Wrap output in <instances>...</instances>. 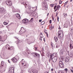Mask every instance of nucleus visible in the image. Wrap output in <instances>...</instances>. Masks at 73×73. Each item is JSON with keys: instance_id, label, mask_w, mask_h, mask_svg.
Instances as JSON below:
<instances>
[{"instance_id": "nucleus-56", "label": "nucleus", "mask_w": 73, "mask_h": 73, "mask_svg": "<svg viewBox=\"0 0 73 73\" xmlns=\"http://www.w3.org/2000/svg\"><path fill=\"white\" fill-rule=\"evenodd\" d=\"M9 61V60H8V62L9 63H11V62Z\"/></svg>"}, {"instance_id": "nucleus-57", "label": "nucleus", "mask_w": 73, "mask_h": 73, "mask_svg": "<svg viewBox=\"0 0 73 73\" xmlns=\"http://www.w3.org/2000/svg\"><path fill=\"white\" fill-rule=\"evenodd\" d=\"M22 65H24V62H23L22 63Z\"/></svg>"}, {"instance_id": "nucleus-26", "label": "nucleus", "mask_w": 73, "mask_h": 73, "mask_svg": "<svg viewBox=\"0 0 73 73\" xmlns=\"http://www.w3.org/2000/svg\"><path fill=\"white\" fill-rule=\"evenodd\" d=\"M9 46L8 44H7L6 46V49H8V47Z\"/></svg>"}, {"instance_id": "nucleus-3", "label": "nucleus", "mask_w": 73, "mask_h": 73, "mask_svg": "<svg viewBox=\"0 0 73 73\" xmlns=\"http://www.w3.org/2000/svg\"><path fill=\"white\" fill-rule=\"evenodd\" d=\"M9 73H15L14 72V68L13 67H10L9 70Z\"/></svg>"}, {"instance_id": "nucleus-45", "label": "nucleus", "mask_w": 73, "mask_h": 73, "mask_svg": "<svg viewBox=\"0 0 73 73\" xmlns=\"http://www.w3.org/2000/svg\"><path fill=\"white\" fill-rule=\"evenodd\" d=\"M54 5L52 4L50 5V6H51V7H53Z\"/></svg>"}, {"instance_id": "nucleus-55", "label": "nucleus", "mask_w": 73, "mask_h": 73, "mask_svg": "<svg viewBox=\"0 0 73 73\" xmlns=\"http://www.w3.org/2000/svg\"><path fill=\"white\" fill-rule=\"evenodd\" d=\"M15 38L16 39H17V40H18V39H18V38H17L16 37H15Z\"/></svg>"}, {"instance_id": "nucleus-12", "label": "nucleus", "mask_w": 73, "mask_h": 73, "mask_svg": "<svg viewBox=\"0 0 73 73\" xmlns=\"http://www.w3.org/2000/svg\"><path fill=\"white\" fill-rule=\"evenodd\" d=\"M11 61L13 62H16L17 61V60L15 58H13L11 59Z\"/></svg>"}, {"instance_id": "nucleus-28", "label": "nucleus", "mask_w": 73, "mask_h": 73, "mask_svg": "<svg viewBox=\"0 0 73 73\" xmlns=\"http://www.w3.org/2000/svg\"><path fill=\"white\" fill-rule=\"evenodd\" d=\"M17 44H19V43H20V41H19V39H17Z\"/></svg>"}, {"instance_id": "nucleus-41", "label": "nucleus", "mask_w": 73, "mask_h": 73, "mask_svg": "<svg viewBox=\"0 0 73 73\" xmlns=\"http://www.w3.org/2000/svg\"><path fill=\"white\" fill-rule=\"evenodd\" d=\"M28 44H31V43H32V42H31L30 41H29V42H28Z\"/></svg>"}, {"instance_id": "nucleus-2", "label": "nucleus", "mask_w": 73, "mask_h": 73, "mask_svg": "<svg viewBox=\"0 0 73 73\" xmlns=\"http://www.w3.org/2000/svg\"><path fill=\"white\" fill-rule=\"evenodd\" d=\"M26 31V29L22 27L21 28V30L18 33H20V34H21L24 33V32H25Z\"/></svg>"}, {"instance_id": "nucleus-34", "label": "nucleus", "mask_w": 73, "mask_h": 73, "mask_svg": "<svg viewBox=\"0 0 73 73\" xmlns=\"http://www.w3.org/2000/svg\"><path fill=\"white\" fill-rule=\"evenodd\" d=\"M58 73H64V72L62 71H60L58 72Z\"/></svg>"}, {"instance_id": "nucleus-31", "label": "nucleus", "mask_w": 73, "mask_h": 73, "mask_svg": "<svg viewBox=\"0 0 73 73\" xmlns=\"http://www.w3.org/2000/svg\"><path fill=\"white\" fill-rule=\"evenodd\" d=\"M54 46V44H53V43H52L51 44V46H52V48H53V47Z\"/></svg>"}, {"instance_id": "nucleus-13", "label": "nucleus", "mask_w": 73, "mask_h": 73, "mask_svg": "<svg viewBox=\"0 0 73 73\" xmlns=\"http://www.w3.org/2000/svg\"><path fill=\"white\" fill-rule=\"evenodd\" d=\"M4 65V62L3 61H2L1 62V64L0 65V69L2 68L3 67Z\"/></svg>"}, {"instance_id": "nucleus-58", "label": "nucleus", "mask_w": 73, "mask_h": 73, "mask_svg": "<svg viewBox=\"0 0 73 73\" xmlns=\"http://www.w3.org/2000/svg\"><path fill=\"white\" fill-rule=\"evenodd\" d=\"M59 2V4H62V3L60 2Z\"/></svg>"}, {"instance_id": "nucleus-20", "label": "nucleus", "mask_w": 73, "mask_h": 73, "mask_svg": "<svg viewBox=\"0 0 73 73\" xmlns=\"http://www.w3.org/2000/svg\"><path fill=\"white\" fill-rule=\"evenodd\" d=\"M60 61H62L64 60V58L63 57H61L60 58Z\"/></svg>"}, {"instance_id": "nucleus-15", "label": "nucleus", "mask_w": 73, "mask_h": 73, "mask_svg": "<svg viewBox=\"0 0 73 73\" xmlns=\"http://www.w3.org/2000/svg\"><path fill=\"white\" fill-rule=\"evenodd\" d=\"M16 16L18 18V19H20V18H21V17H20V15L19 14H17L16 15Z\"/></svg>"}, {"instance_id": "nucleus-25", "label": "nucleus", "mask_w": 73, "mask_h": 73, "mask_svg": "<svg viewBox=\"0 0 73 73\" xmlns=\"http://www.w3.org/2000/svg\"><path fill=\"white\" fill-rule=\"evenodd\" d=\"M34 19L33 18H32L31 19V20L29 21L30 22H32V21Z\"/></svg>"}, {"instance_id": "nucleus-44", "label": "nucleus", "mask_w": 73, "mask_h": 73, "mask_svg": "<svg viewBox=\"0 0 73 73\" xmlns=\"http://www.w3.org/2000/svg\"><path fill=\"white\" fill-rule=\"evenodd\" d=\"M67 2H68V1H67L66 3H65L64 4V5H66V4H67Z\"/></svg>"}, {"instance_id": "nucleus-8", "label": "nucleus", "mask_w": 73, "mask_h": 73, "mask_svg": "<svg viewBox=\"0 0 73 73\" xmlns=\"http://www.w3.org/2000/svg\"><path fill=\"white\" fill-rule=\"evenodd\" d=\"M59 66L61 68H64V63L62 61H60L59 62Z\"/></svg>"}, {"instance_id": "nucleus-17", "label": "nucleus", "mask_w": 73, "mask_h": 73, "mask_svg": "<svg viewBox=\"0 0 73 73\" xmlns=\"http://www.w3.org/2000/svg\"><path fill=\"white\" fill-rule=\"evenodd\" d=\"M21 4H23V5H25V8H26V7H28V5H27V4L26 3H25V2H22L21 3Z\"/></svg>"}, {"instance_id": "nucleus-52", "label": "nucleus", "mask_w": 73, "mask_h": 73, "mask_svg": "<svg viewBox=\"0 0 73 73\" xmlns=\"http://www.w3.org/2000/svg\"><path fill=\"white\" fill-rule=\"evenodd\" d=\"M58 9H57L56 8V9L55 10L54 12H56V11H57V10H58Z\"/></svg>"}, {"instance_id": "nucleus-24", "label": "nucleus", "mask_w": 73, "mask_h": 73, "mask_svg": "<svg viewBox=\"0 0 73 73\" xmlns=\"http://www.w3.org/2000/svg\"><path fill=\"white\" fill-rule=\"evenodd\" d=\"M45 23V22L44 21H43L41 23V25H44V24Z\"/></svg>"}, {"instance_id": "nucleus-40", "label": "nucleus", "mask_w": 73, "mask_h": 73, "mask_svg": "<svg viewBox=\"0 0 73 73\" xmlns=\"http://www.w3.org/2000/svg\"><path fill=\"white\" fill-rule=\"evenodd\" d=\"M12 23H11L10 24H9L8 26H7L6 27L7 28H8V26H9V25H11L12 24Z\"/></svg>"}, {"instance_id": "nucleus-36", "label": "nucleus", "mask_w": 73, "mask_h": 73, "mask_svg": "<svg viewBox=\"0 0 73 73\" xmlns=\"http://www.w3.org/2000/svg\"><path fill=\"white\" fill-rule=\"evenodd\" d=\"M57 20L58 21V22H59V17H58V16H57Z\"/></svg>"}, {"instance_id": "nucleus-4", "label": "nucleus", "mask_w": 73, "mask_h": 73, "mask_svg": "<svg viewBox=\"0 0 73 73\" xmlns=\"http://www.w3.org/2000/svg\"><path fill=\"white\" fill-rule=\"evenodd\" d=\"M57 54H56V56L52 59V61L53 62H55L57 59Z\"/></svg>"}, {"instance_id": "nucleus-50", "label": "nucleus", "mask_w": 73, "mask_h": 73, "mask_svg": "<svg viewBox=\"0 0 73 73\" xmlns=\"http://www.w3.org/2000/svg\"><path fill=\"white\" fill-rule=\"evenodd\" d=\"M7 49L9 50H11V48L9 47H8V48Z\"/></svg>"}, {"instance_id": "nucleus-27", "label": "nucleus", "mask_w": 73, "mask_h": 73, "mask_svg": "<svg viewBox=\"0 0 73 73\" xmlns=\"http://www.w3.org/2000/svg\"><path fill=\"white\" fill-rule=\"evenodd\" d=\"M44 8H45V9L46 10H47V9H48V7L47 6L45 5L44 6Z\"/></svg>"}, {"instance_id": "nucleus-39", "label": "nucleus", "mask_w": 73, "mask_h": 73, "mask_svg": "<svg viewBox=\"0 0 73 73\" xmlns=\"http://www.w3.org/2000/svg\"><path fill=\"white\" fill-rule=\"evenodd\" d=\"M37 47H35V48H34V49L35 50H37Z\"/></svg>"}, {"instance_id": "nucleus-21", "label": "nucleus", "mask_w": 73, "mask_h": 73, "mask_svg": "<svg viewBox=\"0 0 73 73\" xmlns=\"http://www.w3.org/2000/svg\"><path fill=\"white\" fill-rule=\"evenodd\" d=\"M8 23H7L5 22H3V24L4 25H8Z\"/></svg>"}, {"instance_id": "nucleus-46", "label": "nucleus", "mask_w": 73, "mask_h": 73, "mask_svg": "<svg viewBox=\"0 0 73 73\" xmlns=\"http://www.w3.org/2000/svg\"><path fill=\"white\" fill-rule=\"evenodd\" d=\"M56 17H57V15H58V12H56Z\"/></svg>"}, {"instance_id": "nucleus-53", "label": "nucleus", "mask_w": 73, "mask_h": 73, "mask_svg": "<svg viewBox=\"0 0 73 73\" xmlns=\"http://www.w3.org/2000/svg\"><path fill=\"white\" fill-rule=\"evenodd\" d=\"M28 8L29 9H31V7H29V6H28Z\"/></svg>"}, {"instance_id": "nucleus-23", "label": "nucleus", "mask_w": 73, "mask_h": 73, "mask_svg": "<svg viewBox=\"0 0 73 73\" xmlns=\"http://www.w3.org/2000/svg\"><path fill=\"white\" fill-rule=\"evenodd\" d=\"M42 33H40V37L41 38H43V36H42Z\"/></svg>"}, {"instance_id": "nucleus-48", "label": "nucleus", "mask_w": 73, "mask_h": 73, "mask_svg": "<svg viewBox=\"0 0 73 73\" xmlns=\"http://www.w3.org/2000/svg\"><path fill=\"white\" fill-rule=\"evenodd\" d=\"M70 71L71 72H72V73H73V70H72L70 69Z\"/></svg>"}, {"instance_id": "nucleus-35", "label": "nucleus", "mask_w": 73, "mask_h": 73, "mask_svg": "<svg viewBox=\"0 0 73 73\" xmlns=\"http://www.w3.org/2000/svg\"><path fill=\"white\" fill-rule=\"evenodd\" d=\"M60 53H61V54H63V51H62V50H60Z\"/></svg>"}, {"instance_id": "nucleus-62", "label": "nucleus", "mask_w": 73, "mask_h": 73, "mask_svg": "<svg viewBox=\"0 0 73 73\" xmlns=\"http://www.w3.org/2000/svg\"><path fill=\"white\" fill-rule=\"evenodd\" d=\"M58 29H61V28H60V26H59V28Z\"/></svg>"}, {"instance_id": "nucleus-5", "label": "nucleus", "mask_w": 73, "mask_h": 73, "mask_svg": "<svg viewBox=\"0 0 73 73\" xmlns=\"http://www.w3.org/2000/svg\"><path fill=\"white\" fill-rule=\"evenodd\" d=\"M22 22L24 24L26 25L29 22V20L27 19H25L22 20Z\"/></svg>"}, {"instance_id": "nucleus-42", "label": "nucleus", "mask_w": 73, "mask_h": 73, "mask_svg": "<svg viewBox=\"0 0 73 73\" xmlns=\"http://www.w3.org/2000/svg\"><path fill=\"white\" fill-rule=\"evenodd\" d=\"M56 7H57V5H55L54 6V10H55V9H56Z\"/></svg>"}, {"instance_id": "nucleus-9", "label": "nucleus", "mask_w": 73, "mask_h": 73, "mask_svg": "<svg viewBox=\"0 0 73 73\" xmlns=\"http://www.w3.org/2000/svg\"><path fill=\"white\" fill-rule=\"evenodd\" d=\"M19 44L18 45L19 48L21 50H23V45L21 44V43H19Z\"/></svg>"}, {"instance_id": "nucleus-61", "label": "nucleus", "mask_w": 73, "mask_h": 73, "mask_svg": "<svg viewBox=\"0 0 73 73\" xmlns=\"http://www.w3.org/2000/svg\"><path fill=\"white\" fill-rule=\"evenodd\" d=\"M43 41H44V42H45V38L43 39Z\"/></svg>"}, {"instance_id": "nucleus-19", "label": "nucleus", "mask_w": 73, "mask_h": 73, "mask_svg": "<svg viewBox=\"0 0 73 73\" xmlns=\"http://www.w3.org/2000/svg\"><path fill=\"white\" fill-rule=\"evenodd\" d=\"M54 39L55 42H57L58 40V38H57V37L55 36L54 37Z\"/></svg>"}, {"instance_id": "nucleus-33", "label": "nucleus", "mask_w": 73, "mask_h": 73, "mask_svg": "<svg viewBox=\"0 0 73 73\" xmlns=\"http://www.w3.org/2000/svg\"><path fill=\"white\" fill-rule=\"evenodd\" d=\"M52 57H53V55H52V54H51L50 55V58H52Z\"/></svg>"}, {"instance_id": "nucleus-43", "label": "nucleus", "mask_w": 73, "mask_h": 73, "mask_svg": "<svg viewBox=\"0 0 73 73\" xmlns=\"http://www.w3.org/2000/svg\"><path fill=\"white\" fill-rule=\"evenodd\" d=\"M64 70H65V71H66V72H68V69L65 68L64 69Z\"/></svg>"}, {"instance_id": "nucleus-22", "label": "nucleus", "mask_w": 73, "mask_h": 73, "mask_svg": "<svg viewBox=\"0 0 73 73\" xmlns=\"http://www.w3.org/2000/svg\"><path fill=\"white\" fill-rule=\"evenodd\" d=\"M0 41H3V40L2 39V37L0 36Z\"/></svg>"}, {"instance_id": "nucleus-32", "label": "nucleus", "mask_w": 73, "mask_h": 73, "mask_svg": "<svg viewBox=\"0 0 73 73\" xmlns=\"http://www.w3.org/2000/svg\"><path fill=\"white\" fill-rule=\"evenodd\" d=\"M52 59L50 58L49 60V62H50L52 61Z\"/></svg>"}, {"instance_id": "nucleus-6", "label": "nucleus", "mask_w": 73, "mask_h": 73, "mask_svg": "<svg viewBox=\"0 0 73 73\" xmlns=\"http://www.w3.org/2000/svg\"><path fill=\"white\" fill-rule=\"evenodd\" d=\"M5 3L8 5H12V2L10 1L7 0L5 1Z\"/></svg>"}, {"instance_id": "nucleus-14", "label": "nucleus", "mask_w": 73, "mask_h": 73, "mask_svg": "<svg viewBox=\"0 0 73 73\" xmlns=\"http://www.w3.org/2000/svg\"><path fill=\"white\" fill-rule=\"evenodd\" d=\"M70 49V50H72L73 49V46L71 43L69 45Z\"/></svg>"}, {"instance_id": "nucleus-1", "label": "nucleus", "mask_w": 73, "mask_h": 73, "mask_svg": "<svg viewBox=\"0 0 73 73\" xmlns=\"http://www.w3.org/2000/svg\"><path fill=\"white\" fill-rule=\"evenodd\" d=\"M6 10L3 7L0 8V14H4L6 13Z\"/></svg>"}, {"instance_id": "nucleus-11", "label": "nucleus", "mask_w": 73, "mask_h": 73, "mask_svg": "<svg viewBox=\"0 0 73 73\" xmlns=\"http://www.w3.org/2000/svg\"><path fill=\"white\" fill-rule=\"evenodd\" d=\"M69 57H67L65 58V62H69Z\"/></svg>"}, {"instance_id": "nucleus-29", "label": "nucleus", "mask_w": 73, "mask_h": 73, "mask_svg": "<svg viewBox=\"0 0 73 73\" xmlns=\"http://www.w3.org/2000/svg\"><path fill=\"white\" fill-rule=\"evenodd\" d=\"M60 7H61V6H60L59 5H58L56 7V9H58V8H60Z\"/></svg>"}, {"instance_id": "nucleus-51", "label": "nucleus", "mask_w": 73, "mask_h": 73, "mask_svg": "<svg viewBox=\"0 0 73 73\" xmlns=\"http://www.w3.org/2000/svg\"><path fill=\"white\" fill-rule=\"evenodd\" d=\"M53 69L52 68L51 69V72H53Z\"/></svg>"}, {"instance_id": "nucleus-38", "label": "nucleus", "mask_w": 73, "mask_h": 73, "mask_svg": "<svg viewBox=\"0 0 73 73\" xmlns=\"http://www.w3.org/2000/svg\"><path fill=\"white\" fill-rule=\"evenodd\" d=\"M46 30H45L44 31V32L45 33H46V34H47V32H46Z\"/></svg>"}, {"instance_id": "nucleus-7", "label": "nucleus", "mask_w": 73, "mask_h": 73, "mask_svg": "<svg viewBox=\"0 0 73 73\" xmlns=\"http://www.w3.org/2000/svg\"><path fill=\"white\" fill-rule=\"evenodd\" d=\"M33 54H34V57H40V54L36 52H33Z\"/></svg>"}, {"instance_id": "nucleus-63", "label": "nucleus", "mask_w": 73, "mask_h": 73, "mask_svg": "<svg viewBox=\"0 0 73 73\" xmlns=\"http://www.w3.org/2000/svg\"><path fill=\"white\" fill-rule=\"evenodd\" d=\"M52 20H54V18H53V17H52Z\"/></svg>"}, {"instance_id": "nucleus-54", "label": "nucleus", "mask_w": 73, "mask_h": 73, "mask_svg": "<svg viewBox=\"0 0 73 73\" xmlns=\"http://www.w3.org/2000/svg\"><path fill=\"white\" fill-rule=\"evenodd\" d=\"M50 30H51V31H52V28H51V27H50Z\"/></svg>"}, {"instance_id": "nucleus-47", "label": "nucleus", "mask_w": 73, "mask_h": 73, "mask_svg": "<svg viewBox=\"0 0 73 73\" xmlns=\"http://www.w3.org/2000/svg\"><path fill=\"white\" fill-rule=\"evenodd\" d=\"M49 21L50 22V24H51L52 23V22H51L52 21V20H50Z\"/></svg>"}, {"instance_id": "nucleus-18", "label": "nucleus", "mask_w": 73, "mask_h": 73, "mask_svg": "<svg viewBox=\"0 0 73 73\" xmlns=\"http://www.w3.org/2000/svg\"><path fill=\"white\" fill-rule=\"evenodd\" d=\"M63 32L61 31H60L58 32V35H62Z\"/></svg>"}, {"instance_id": "nucleus-60", "label": "nucleus", "mask_w": 73, "mask_h": 73, "mask_svg": "<svg viewBox=\"0 0 73 73\" xmlns=\"http://www.w3.org/2000/svg\"><path fill=\"white\" fill-rule=\"evenodd\" d=\"M30 73H31V71H29V70L28 71Z\"/></svg>"}, {"instance_id": "nucleus-59", "label": "nucleus", "mask_w": 73, "mask_h": 73, "mask_svg": "<svg viewBox=\"0 0 73 73\" xmlns=\"http://www.w3.org/2000/svg\"><path fill=\"white\" fill-rule=\"evenodd\" d=\"M52 29V28L53 29V28H52V26H51L50 27Z\"/></svg>"}, {"instance_id": "nucleus-10", "label": "nucleus", "mask_w": 73, "mask_h": 73, "mask_svg": "<svg viewBox=\"0 0 73 73\" xmlns=\"http://www.w3.org/2000/svg\"><path fill=\"white\" fill-rule=\"evenodd\" d=\"M31 71L33 73H38L36 69H32L31 70Z\"/></svg>"}, {"instance_id": "nucleus-37", "label": "nucleus", "mask_w": 73, "mask_h": 73, "mask_svg": "<svg viewBox=\"0 0 73 73\" xmlns=\"http://www.w3.org/2000/svg\"><path fill=\"white\" fill-rule=\"evenodd\" d=\"M58 47H59V46L58 45H56V48H58Z\"/></svg>"}, {"instance_id": "nucleus-64", "label": "nucleus", "mask_w": 73, "mask_h": 73, "mask_svg": "<svg viewBox=\"0 0 73 73\" xmlns=\"http://www.w3.org/2000/svg\"><path fill=\"white\" fill-rule=\"evenodd\" d=\"M44 73H48V72H45Z\"/></svg>"}, {"instance_id": "nucleus-49", "label": "nucleus", "mask_w": 73, "mask_h": 73, "mask_svg": "<svg viewBox=\"0 0 73 73\" xmlns=\"http://www.w3.org/2000/svg\"><path fill=\"white\" fill-rule=\"evenodd\" d=\"M42 21V19H40L39 20V22L40 23V22H41V21Z\"/></svg>"}, {"instance_id": "nucleus-30", "label": "nucleus", "mask_w": 73, "mask_h": 73, "mask_svg": "<svg viewBox=\"0 0 73 73\" xmlns=\"http://www.w3.org/2000/svg\"><path fill=\"white\" fill-rule=\"evenodd\" d=\"M67 16V14L66 13L64 15V17L65 18H66V17Z\"/></svg>"}, {"instance_id": "nucleus-16", "label": "nucleus", "mask_w": 73, "mask_h": 73, "mask_svg": "<svg viewBox=\"0 0 73 73\" xmlns=\"http://www.w3.org/2000/svg\"><path fill=\"white\" fill-rule=\"evenodd\" d=\"M58 36L59 38H62L63 37V33L62 35H58Z\"/></svg>"}]
</instances>
